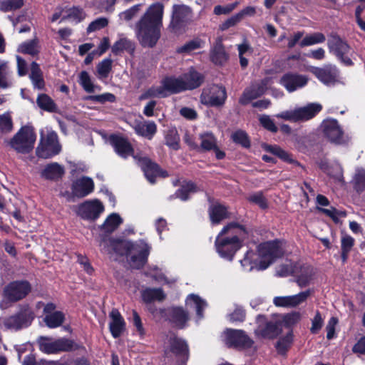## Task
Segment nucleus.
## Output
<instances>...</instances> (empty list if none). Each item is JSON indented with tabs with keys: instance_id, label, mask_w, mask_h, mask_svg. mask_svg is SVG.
Masks as SVG:
<instances>
[{
	"instance_id": "51",
	"label": "nucleus",
	"mask_w": 365,
	"mask_h": 365,
	"mask_svg": "<svg viewBox=\"0 0 365 365\" xmlns=\"http://www.w3.org/2000/svg\"><path fill=\"white\" fill-rule=\"evenodd\" d=\"M195 192V186L191 182H188L182 185L181 187L175 192V196L180 198L181 200H187L188 199L190 193Z\"/></svg>"
},
{
	"instance_id": "24",
	"label": "nucleus",
	"mask_w": 365,
	"mask_h": 365,
	"mask_svg": "<svg viewBox=\"0 0 365 365\" xmlns=\"http://www.w3.org/2000/svg\"><path fill=\"white\" fill-rule=\"evenodd\" d=\"M320 168L332 178L334 180L344 182L343 168L341 164L336 160L331 162L322 161L319 163Z\"/></svg>"
},
{
	"instance_id": "14",
	"label": "nucleus",
	"mask_w": 365,
	"mask_h": 365,
	"mask_svg": "<svg viewBox=\"0 0 365 365\" xmlns=\"http://www.w3.org/2000/svg\"><path fill=\"white\" fill-rule=\"evenodd\" d=\"M31 291V285L26 281H14L9 283L4 289L5 299L10 302H17L24 298Z\"/></svg>"
},
{
	"instance_id": "28",
	"label": "nucleus",
	"mask_w": 365,
	"mask_h": 365,
	"mask_svg": "<svg viewBox=\"0 0 365 365\" xmlns=\"http://www.w3.org/2000/svg\"><path fill=\"white\" fill-rule=\"evenodd\" d=\"M118 36L119 39L111 47L112 52L115 55H118L123 51L133 54L135 48L134 42L125 38L123 34Z\"/></svg>"
},
{
	"instance_id": "12",
	"label": "nucleus",
	"mask_w": 365,
	"mask_h": 365,
	"mask_svg": "<svg viewBox=\"0 0 365 365\" xmlns=\"http://www.w3.org/2000/svg\"><path fill=\"white\" fill-rule=\"evenodd\" d=\"M34 319V312L28 306H25L18 314L5 319L4 324L9 329H19L29 326Z\"/></svg>"
},
{
	"instance_id": "42",
	"label": "nucleus",
	"mask_w": 365,
	"mask_h": 365,
	"mask_svg": "<svg viewBox=\"0 0 365 365\" xmlns=\"http://www.w3.org/2000/svg\"><path fill=\"white\" fill-rule=\"evenodd\" d=\"M200 139L201 140V143L198 149L203 151H208L216 148L217 140L212 133H205L200 134Z\"/></svg>"
},
{
	"instance_id": "56",
	"label": "nucleus",
	"mask_w": 365,
	"mask_h": 365,
	"mask_svg": "<svg viewBox=\"0 0 365 365\" xmlns=\"http://www.w3.org/2000/svg\"><path fill=\"white\" fill-rule=\"evenodd\" d=\"M254 255L255 253L253 251H247L244 258L240 260V264L245 271H252L254 267L257 266L256 264L252 262Z\"/></svg>"
},
{
	"instance_id": "2",
	"label": "nucleus",
	"mask_w": 365,
	"mask_h": 365,
	"mask_svg": "<svg viewBox=\"0 0 365 365\" xmlns=\"http://www.w3.org/2000/svg\"><path fill=\"white\" fill-rule=\"evenodd\" d=\"M164 6L155 3L149 6L135 26L136 37L144 47H153L160 36Z\"/></svg>"
},
{
	"instance_id": "29",
	"label": "nucleus",
	"mask_w": 365,
	"mask_h": 365,
	"mask_svg": "<svg viewBox=\"0 0 365 365\" xmlns=\"http://www.w3.org/2000/svg\"><path fill=\"white\" fill-rule=\"evenodd\" d=\"M228 59L221 41H217L210 51V60L217 65H222Z\"/></svg>"
},
{
	"instance_id": "38",
	"label": "nucleus",
	"mask_w": 365,
	"mask_h": 365,
	"mask_svg": "<svg viewBox=\"0 0 365 365\" xmlns=\"http://www.w3.org/2000/svg\"><path fill=\"white\" fill-rule=\"evenodd\" d=\"M165 297V294L160 288H148L142 293V298L147 303L153 301H162Z\"/></svg>"
},
{
	"instance_id": "23",
	"label": "nucleus",
	"mask_w": 365,
	"mask_h": 365,
	"mask_svg": "<svg viewBox=\"0 0 365 365\" xmlns=\"http://www.w3.org/2000/svg\"><path fill=\"white\" fill-rule=\"evenodd\" d=\"M94 183L91 178L83 177L73 182L72 193L78 197H83L93 192Z\"/></svg>"
},
{
	"instance_id": "58",
	"label": "nucleus",
	"mask_w": 365,
	"mask_h": 365,
	"mask_svg": "<svg viewBox=\"0 0 365 365\" xmlns=\"http://www.w3.org/2000/svg\"><path fill=\"white\" fill-rule=\"evenodd\" d=\"M108 24L106 18L101 17L92 21L87 28V33H92L106 27Z\"/></svg>"
},
{
	"instance_id": "27",
	"label": "nucleus",
	"mask_w": 365,
	"mask_h": 365,
	"mask_svg": "<svg viewBox=\"0 0 365 365\" xmlns=\"http://www.w3.org/2000/svg\"><path fill=\"white\" fill-rule=\"evenodd\" d=\"M133 128L135 133L149 140L152 139L157 131L156 124L153 121H138L136 122Z\"/></svg>"
},
{
	"instance_id": "39",
	"label": "nucleus",
	"mask_w": 365,
	"mask_h": 365,
	"mask_svg": "<svg viewBox=\"0 0 365 365\" xmlns=\"http://www.w3.org/2000/svg\"><path fill=\"white\" fill-rule=\"evenodd\" d=\"M170 346L173 352L178 355H182L185 360L188 359V347L185 341L175 336L170 339Z\"/></svg>"
},
{
	"instance_id": "40",
	"label": "nucleus",
	"mask_w": 365,
	"mask_h": 365,
	"mask_svg": "<svg viewBox=\"0 0 365 365\" xmlns=\"http://www.w3.org/2000/svg\"><path fill=\"white\" fill-rule=\"evenodd\" d=\"M78 83L87 93H94L99 90V87L93 83L90 75L86 71L79 73Z\"/></svg>"
},
{
	"instance_id": "32",
	"label": "nucleus",
	"mask_w": 365,
	"mask_h": 365,
	"mask_svg": "<svg viewBox=\"0 0 365 365\" xmlns=\"http://www.w3.org/2000/svg\"><path fill=\"white\" fill-rule=\"evenodd\" d=\"M209 215L213 224H218L221 220L228 217V212L225 206L216 204L209 208Z\"/></svg>"
},
{
	"instance_id": "10",
	"label": "nucleus",
	"mask_w": 365,
	"mask_h": 365,
	"mask_svg": "<svg viewBox=\"0 0 365 365\" xmlns=\"http://www.w3.org/2000/svg\"><path fill=\"white\" fill-rule=\"evenodd\" d=\"M257 327L255 329V334L263 338L273 339L278 336L282 331V322L279 320L267 321L265 317L259 315L256 319Z\"/></svg>"
},
{
	"instance_id": "37",
	"label": "nucleus",
	"mask_w": 365,
	"mask_h": 365,
	"mask_svg": "<svg viewBox=\"0 0 365 365\" xmlns=\"http://www.w3.org/2000/svg\"><path fill=\"white\" fill-rule=\"evenodd\" d=\"M29 78L35 88L42 89L44 87L42 72L39 66L36 62L31 63Z\"/></svg>"
},
{
	"instance_id": "43",
	"label": "nucleus",
	"mask_w": 365,
	"mask_h": 365,
	"mask_svg": "<svg viewBox=\"0 0 365 365\" xmlns=\"http://www.w3.org/2000/svg\"><path fill=\"white\" fill-rule=\"evenodd\" d=\"M64 320V315L61 312H54L53 314H46L44 322L49 328H56L61 326Z\"/></svg>"
},
{
	"instance_id": "13",
	"label": "nucleus",
	"mask_w": 365,
	"mask_h": 365,
	"mask_svg": "<svg viewBox=\"0 0 365 365\" xmlns=\"http://www.w3.org/2000/svg\"><path fill=\"white\" fill-rule=\"evenodd\" d=\"M322 129L324 136L331 143L339 145L346 142L344 131L336 120H324L322 123Z\"/></svg>"
},
{
	"instance_id": "30",
	"label": "nucleus",
	"mask_w": 365,
	"mask_h": 365,
	"mask_svg": "<svg viewBox=\"0 0 365 365\" xmlns=\"http://www.w3.org/2000/svg\"><path fill=\"white\" fill-rule=\"evenodd\" d=\"M12 71L9 66V62L0 60V88L5 89L12 85Z\"/></svg>"
},
{
	"instance_id": "49",
	"label": "nucleus",
	"mask_w": 365,
	"mask_h": 365,
	"mask_svg": "<svg viewBox=\"0 0 365 365\" xmlns=\"http://www.w3.org/2000/svg\"><path fill=\"white\" fill-rule=\"evenodd\" d=\"M146 275L153 278L159 283L169 284L170 282L167 279L165 274L156 266L150 267L147 272Z\"/></svg>"
},
{
	"instance_id": "9",
	"label": "nucleus",
	"mask_w": 365,
	"mask_h": 365,
	"mask_svg": "<svg viewBox=\"0 0 365 365\" xmlns=\"http://www.w3.org/2000/svg\"><path fill=\"white\" fill-rule=\"evenodd\" d=\"M61 151L58 135L55 132H48L42 138L36 148V155L41 158H49L57 155Z\"/></svg>"
},
{
	"instance_id": "61",
	"label": "nucleus",
	"mask_w": 365,
	"mask_h": 365,
	"mask_svg": "<svg viewBox=\"0 0 365 365\" xmlns=\"http://www.w3.org/2000/svg\"><path fill=\"white\" fill-rule=\"evenodd\" d=\"M259 122L264 128L268 130L275 133L277 131V128L275 125L274 121L269 115H262L259 118Z\"/></svg>"
},
{
	"instance_id": "54",
	"label": "nucleus",
	"mask_w": 365,
	"mask_h": 365,
	"mask_svg": "<svg viewBox=\"0 0 365 365\" xmlns=\"http://www.w3.org/2000/svg\"><path fill=\"white\" fill-rule=\"evenodd\" d=\"M311 295V290L308 289L304 292H299L297 294L289 296L290 307H295L303 302H306Z\"/></svg>"
},
{
	"instance_id": "17",
	"label": "nucleus",
	"mask_w": 365,
	"mask_h": 365,
	"mask_svg": "<svg viewBox=\"0 0 365 365\" xmlns=\"http://www.w3.org/2000/svg\"><path fill=\"white\" fill-rule=\"evenodd\" d=\"M328 46L330 51L333 52L344 65H352L351 58L346 56L349 53L350 48L341 38L338 36H331L328 41Z\"/></svg>"
},
{
	"instance_id": "46",
	"label": "nucleus",
	"mask_w": 365,
	"mask_h": 365,
	"mask_svg": "<svg viewBox=\"0 0 365 365\" xmlns=\"http://www.w3.org/2000/svg\"><path fill=\"white\" fill-rule=\"evenodd\" d=\"M262 148L267 152L279 157L280 159L284 160V161H291L292 158L290 155L286 152L285 150H282L281 148H279L277 145H271L268 144H263Z\"/></svg>"
},
{
	"instance_id": "18",
	"label": "nucleus",
	"mask_w": 365,
	"mask_h": 365,
	"mask_svg": "<svg viewBox=\"0 0 365 365\" xmlns=\"http://www.w3.org/2000/svg\"><path fill=\"white\" fill-rule=\"evenodd\" d=\"M103 206L98 200H88L78 207L77 213L83 219L96 220L103 211Z\"/></svg>"
},
{
	"instance_id": "55",
	"label": "nucleus",
	"mask_w": 365,
	"mask_h": 365,
	"mask_svg": "<svg viewBox=\"0 0 365 365\" xmlns=\"http://www.w3.org/2000/svg\"><path fill=\"white\" fill-rule=\"evenodd\" d=\"M18 51L31 56L35 55L38 53L36 42L35 41H29L23 43L19 46Z\"/></svg>"
},
{
	"instance_id": "11",
	"label": "nucleus",
	"mask_w": 365,
	"mask_h": 365,
	"mask_svg": "<svg viewBox=\"0 0 365 365\" xmlns=\"http://www.w3.org/2000/svg\"><path fill=\"white\" fill-rule=\"evenodd\" d=\"M226 98L225 88L218 85L205 88L200 96L201 103L210 106H222L225 103Z\"/></svg>"
},
{
	"instance_id": "5",
	"label": "nucleus",
	"mask_w": 365,
	"mask_h": 365,
	"mask_svg": "<svg viewBox=\"0 0 365 365\" xmlns=\"http://www.w3.org/2000/svg\"><path fill=\"white\" fill-rule=\"evenodd\" d=\"M36 135L34 128L26 125L7 141V144L18 153L26 154L30 153L36 142Z\"/></svg>"
},
{
	"instance_id": "47",
	"label": "nucleus",
	"mask_w": 365,
	"mask_h": 365,
	"mask_svg": "<svg viewBox=\"0 0 365 365\" xmlns=\"http://www.w3.org/2000/svg\"><path fill=\"white\" fill-rule=\"evenodd\" d=\"M112 68V60L105 58L97 66V75L99 79H104L108 76Z\"/></svg>"
},
{
	"instance_id": "16",
	"label": "nucleus",
	"mask_w": 365,
	"mask_h": 365,
	"mask_svg": "<svg viewBox=\"0 0 365 365\" xmlns=\"http://www.w3.org/2000/svg\"><path fill=\"white\" fill-rule=\"evenodd\" d=\"M133 158L137 160L138 165L142 168L146 178L150 183H154L157 177L165 178L168 175L166 171L160 170L157 164L153 163L148 158L137 155H133Z\"/></svg>"
},
{
	"instance_id": "1",
	"label": "nucleus",
	"mask_w": 365,
	"mask_h": 365,
	"mask_svg": "<svg viewBox=\"0 0 365 365\" xmlns=\"http://www.w3.org/2000/svg\"><path fill=\"white\" fill-rule=\"evenodd\" d=\"M202 81V76L193 68H190L187 73L178 78L167 77L164 78L160 86H153L144 91L139 96V100L143 101L152 98H163L170 93L192 90L199 87Z\"/></svg>"
},
{
	"instance_id": "25",
	"label": "nucleus",
	"mask_w": 365,
	"mask_h": 365,
	"mask_svg": "<svg viewBox=\"0 0 365 365\" xmlns=\"http://www.w3.org/2000/svg\"><path fill=\"white\" fill-rule=\"evenodd\" d=\"M110 143L115 152L122 158L133 155V149L130 143L124 138L118 135H112L110 138Z\"/></svg>"
},
{
	"instance_id": "3",
	"label": "nucleus",
	"mask_w": 365,
	"mask_h": 365,
	"mask_svg": "<svg viewBox=\"0 0 365 365\" xmlns=\"http://www.w3.org/2000/svg\"><path fill=\"white\" fill-rule=\"evenodd\" d=\"M99 246L101 251L108 253L110 252V246L113 248L123 249L124 251L120 252V254L121 255H131L130 266L136 269L142 267L146 263L150 250V245L143 240L135 242L120 241L116 243L114 240L106 236L101 237Z\"/></svg>"
},
{
	"instance_id": "35",
	"label": "nucleus",
	"mask_w": 365,
	"mask_h": 365,
	"mask_svg": "<svg viewBox=\"0 0 365 365\" xmlns=\"http://www.w3.org/2000/svg\"><path fill=\"white\" fill-rule=\"evenodd\" d=\"M351 183L358 193L365 192V169L357 168L355 170Z\"/></svg>"
},
{
	"instance_id": "36",
	"label": "nucleus",
	"mask_w": 365,
	"mask_h": 365,
	"mask_svg": "<svg viewBox=\"0 0 365 365\" xmlns=\"http://www.w3.org/2000/svg\"><path fill=\"white\" fill-rule=\"evenodd\" d=\"M123 222L122 218L117 213L110 214L101 225V229L106 233L113 232Z\"/></svg>"
},
{
	"instance_id": "57",
	"label": "nucleus",
	"mask_w": 365,
	"mask_h": 365,
	"mask_svg": "<svg viewBox=\"0 0 365 365\" xmlns=\"http://www.w3.org/2000/svg\"><path fill=\"white\" fill-rule=\"evenodd\" d=\"M248 200L254 204L257 205L262 209H265L267 207V200L260 192L250 195L248 197Z\"/></svg>"
},
{
	"instance_id": "59",
	"label": "nucleus",
	"mask_w": 365,
	"mask_h": 365,
	"mask_svg": "<svg viewBox=\"0 0 365 365\" xmlns=\"http://www.w3.org/2000/svg\"><path fill=\"white\" fill-rule=\"evenodd\" d=\"M232 139L236 143H239L242 146L247 148L250 146V140L245 132L242 130H237L232 133Z\"/></svg>"
},
{
	"instance_id": "26",
	"label": "nucleus",
	"mask_w": 365,
	"mask_h": 365,
	"mask_svg": "<svg viewBox=\"0 0 365 365\" xmlns=\"http://www.w3.org/2000/svg\"><path fill=\"white\" fill-rule=\"evenodd\" d=\"M109 317L110 318L109 323L110 333L114 338H118L122 334L125 329V321L117 309H113Z\"/></svg>"
},
{
	"instance_id": "63",
	"label": "nucleus",
	"mask_w": 365,
	"mask_h": 365,
	"mask_svg": "<svg viewBox=\"0 0 365 365\" xmlns=\"http://www.w3.org/2000/svg\"><path fill=\"white\" fill-rule=\"evenodd\" d=\"M324 320L319 312H317L312 320V327L310 331L313 334L317 333L322 327Z\"/></svg>"
},
{
	"instance_id": "50",
	"label": "nucleus",
	"mask_w": 365,
	"mask_h": 365,
	"mask_svg": "<svg viewBox=\"0 0 365 365\" xmlns=\"http://www.w3.org/2000/svg\"><path fill=\"white\" fill-rule=\"evenodd\" d=\"M23 4L24 0H0V11H11L21 8Z\"/></svg>"
},
{
	"instance_id": "33",
	"label": "nucleus",
	"mask_w": 365,
	"mask_h": 365,
	"mask_svg": "<svg viewBox=\"0 0 365 365\" xmlns=\"http://www.w3.org/2000/svg\"><path fill=\"white\" fill-rule=\"evenodd\" d=\"M63 174V168L56 163L47 165L41 172V176L48 180H55Z\"/></svg>"
},
{
	"instance_id": "44",
	"label": "nucleus",
	"mask_w": 365,
	"mask_h": 365,
	"mask_svg": "<svg viewBox=\"0 0 365 365\" xmlns=\"http://www.w3.org/2000/svg\"><path fill=\"white\" fill-rule=\"evenodd\" d=\"M204 42L200 38H194L184 45L178 47L177 52L179 53H190L192 51L203 46Z\"/></svg>"
},
{
	"instance_id": "6",
	"label": "nucleus",
	"mask_w": 365,
	"mask_h": 365,
	"mask_svg": "<svg viewBox=\"0 0 365 365\" xmlns=\"http://www.w3.org/2000/svg\"><path fill=\"white\" fill-rule=\"evenodd\" d=\"M322 108V105L317 103H309L303 107L282 111L276 115V117L290 122H305L313 118Z\"/></svg>"
},
{
	"instance_id": "48",
	"label": "nucleus",
	"mask_w": 365,
	"mask_h": 365,
	"mask_svg": "<svg viewBox=\"0 0 365 365\" xmlns=\"http://www.w3.org/2000/svg\"><path fill=\"white\" fill-rule=\"evenodd\" d=\"M86 18V14L83 10L78 7H73L67 11V15L63 16L61 21L65 19H71V21L78 23Z\"/></svg>"
},
{
	"instance_id": "22",
	"label": "nucleus",
	"mask_w": 365,
	"mask_h": 365,
	"mask_svg": "<svg viewBox=\"0 0 365 365\" xmlns=\"http://www.w3.org/2000/svg\"><path fill=\"white\" fill-rule=\"evenodd\" d=\"M191 16V9L184 4L174 5L173 6L172 19L170 26L173 29L179 28L181 24L187 21Z\"/></svg>"
},
{
	"instance_id": "15",
	"label": "nucleus",
	"mask_w": 365,
	"mask_h": 365,
	"mask_svg": "<svg viewBox=\"0 0 365 365\" xmlns=\"http://www.w3.org/2000/svg\"><path fill=\"white\" fill-rule=\"evenodd\" d=\"M78 349V345L72 340L62 338L55 341L44 340L40 344V349L46 354L59 351H69Z\"/></svg>"
},
{
	"instance_id": "60",
	"label": "nucleus",
	"mask_w": 365,
	"mask_h": 365,
	"mask_svg": "<svg viewBox=\"0 0 365 365\" xmlns=\"http://www.w3.org/2000/svg\"><path fill=\"white\" fill-rule=\"evenodd\" d=\"M140 4L134 5L130 9L125 10V11L121 12L119 14V17L121 20L128 21L135 16H136V15L138 14L140 11Z\"/></svg>"
},
{
	"instance_id": "64",
	"label": "nucleus",
	"mask_w": 365,
	"mask_h": 365,
	"mask_svg": "<svg viewBox=\"0 0 365 365\" xmlns=\"http://www.w3.org/2000/svg\"><path fill=\"white\" fill-rule=\"evenodd\" d=\"M341 251L350 252L354 245V239L348 235L342 236L341 240Z\"/></svg>"
},
{
	"instance_id": "52",
	"label": "nucleus",
	"mask_w": 365,
	"mask_h": 365,
	"mask_svg": "<svg viewBox=\"0 0 365 365\" xmlns=\"http://www.w3.org/2000/svg\"><path fill=\"white\" fill-rule=\"evenodd\" d=\"M293 341V334L289 332L284 337L281 338L277 343L276 348L277 351L284 354L291 346Z\"/></svg>"
},
{
	"instance_id": "4",
	"label": "nucleus",
	"mask_w": 365,
	"mask_h": 365,
	"mask_svg": "<svg viewBox=\"0 0 365 365\" xmlns=\"http://www.w3.org/2000/svg\"><path fill=\"white\" fill-rule=\"evenodd\" d=\"M246 235V230L242 225L237 223L228 224L216 237L215 245L217 252L221 257L232 260L241 247Z\"/></svg>"
},
{
	"instance_id": "41",
	"label": "nucleus",
	"mask_w": 365,
	"mask_h": 365,
	"mask_svg": "<svg viewBox=\"0 0 365 365\" xmlns=\"http://www.w3.org/2000/svg\"><path fill=\"white\" fill-rule=\"evenodd\" d=\"M326 37L322 33L315 32L304 36V38L299 42V46L301 47L310 46L324 43Z\"/></svg>"
},
{
	"instance_id": "19",
	"label": "nucleus",
	"mask_w": 365,
	"mask_h": 365,
	"mask_svg": "<svg viewBox=\"0 0 365 365\" xmlns=\"http://www.w3.org/2000/svg\"><path fill=\"white\" fill-rule=\"evenodd\" d=\"M272 79L266 78L259 83L252 85L250 87L245 89L242 97L240 98V103L245 105L253 99H255L265 92L271 84Z\"/></svg>"
},
{
	"instance_id": "8",
	"label": "nucleus",
	"mask_w": 365,
	"mask_h": 365,
	"mask_svg": "<svg viewBox=\"0 0 365 365\" xmlns=\"http://www.w3.org/2000/svg\"><path fill=\"white\" fill-rule=\"evenodd\" d=\"M222 338L225 344L231 348L245 349L253 344V341L242 330L227 329L222 333Z\"/></svg>"
},
{
	"instance_id": "45",
	"label": "nucleus",
	"mask_w": 365,
	"mask_h": 365,
	"mask_svg": "<svg viewBox=\"0 0 365 365\" xmlns=\"http://www.w3.org/2000/svg\"><path fill=\"white\" fill-rule=\"evenodd\" d=\"M172 317L176 326L182 328L188 320L187 313L180 307H175L172 309Z\"/></svg>"
},
{
	"instance_id": "20",
	"label": "nucleus",
	"mask_w": 365,
	"mask_h": 365,
	"mask_svg": "<svg viewBox=\"0 0 365 365\" xmlns=\"http://www.w3.org/2000/svg\"><path fill=\"white\" fill-rule=\"evenodd\" d=\"M308 82L306 76L293 73L284 74L280 79V83L289 91L293 92L304 87Z\"/></svg>"
},
{
	"instance_id": "62",
	"label": "nucleus",
	"mask_w": 365,
	"mask_h": 365,
	"mask_svg": "<svg viewBox=\"0 0 365 365\" xmlns=\"http://www.w3.org/2000/svg\"><path fill=\"white\" fill-rule=\"evenodd\" d=\"M228 317L229 320L232 322H243L245 318V310L242 307H237Z\"/></svg>"
},
{
	"instance_id": "21",
	"label": "nucleus",
	"mask_w": 365,
	"mask_h": 365,
	"mask_svg": "<svg viewBox=\"0 0 365 365\" xmlns=\"http://www.w3.org/2000/svg\"><path fill=\"white\" fill-rule=\"evenodd\" d=\"M312 72L324 84L334 85L337 81L338 70L335 66H328L324 68H313Z\"/></svg>"
},
{
	"instance_id": "31",
	"label": "nucleus",
	"mask_w": 365,
	"mask_h": 365,
	"mask_svg": "<svg viewBox=\"0 0 365 365\" xmlns=\"http://www.w3.org/2000/svg\"><path fill=\"white\" fill-rule=\"evenodd\" d=\"M186 306L190 309H195L198 318L202 319V310L207 307V303L198 295L191 294L186 299Z\"/></svg>"
},
{
	"instance_id": "7",
	"label": "nucleus",
	"mask_w": 365,
	"mask_h": 365,
	"mask_svg": "<svg viewBox=\"0 0 365 365\" xmlns=\"http://www.w3.org/2000/svg\"><path fill=\"white\" fill-rule=\"evenodd\" d=\"M259 262L258 269H267L276 259L284 252L283 244L279 241L266 242L258 247Z\"/></svg>"
},
{
	"instance_id": "53",
	"label": "nucleus",
	"mask_w": 365,
	"mask_h": 365,
	"mask_svg": "<svg viewBox=\"0 0 365 365\" xmlns=\"http://www.w3.org/2000/svg\"><path fill=\"white\" fill-rule=\"evenodd\" d=\"M13 129V122L9 113L0 114V132L3 134L10 133Z\"/></svg>"
},
{
	"instance_id": "34",
	"label": "nucleus",
	"mask_w": 365,
	"mask_h": 365,
	"mask_svg": "<svg viewBox=\"0 0 365 365\" xmlns=\"http://www.w3.org/2000/svg\"><path fill=\"white\" fill-rule=\"evenodd\" d=\"M36 103L43 110L49 113H56L58 111V107L53 100L45 93H41L38 96Z\"/></svg>"
}]
</instances>
